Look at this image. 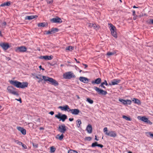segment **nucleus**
<instances>
[{
    "label": "nucleus",
    "mask_w": 153,
    "mask_h": 153,
    "mask_svg": "<svg viewBox=\"0 0 153 153\" xmlns=\"http://www.w3.org/2000/svg\"><path fill=\"white\" fill-rule=\"evenodd\" d=\"M41 75H39L38 76H36L35 77L39 80L38 81V83H40L43 79L45 82H48L50 83L54 86H57L59 85L58 83L54 79L52 78H50L47 76H42V79L41 77H39V76L41 77Z\"/></svg>",
    "instance_id": "obj_1"
},
{
    "label": "nucleus",
    "mask_w": 153,
    "mask_h": 153,
    "mask_svg": "<svg viewBox=\"0 0 153 153\" xmlns=\"http://www.w3.org/2000/svg\"><path fill=\"white\" fill-rule=\"evenodd\" d=\"M10 84L13 85L17 88H24L28 86V83L27 82H21L16 80H10L9 81Z\"/></svg>",
    "instance_id": "obj_2"
},
{
    "label": "nucleus",
    "mask_w": 153,
    "mask_h": 153,
    "mask_svg": "<svg viewBox=\"0 0 153 153\" xmlns=\"http://www.w3.org/2000/svg\"><path fill=\"white\" fill-rule=\"evenodd\" d=\"M63 78L65 79H70L76 77V76L72 71L65 72L63 74Z\"/></svg>",
    "instance_id": "obj_3"
},
{
    "label": "nucleus",
    "mask_w": 153,
    "mask_h": 153,
    "mask_svg": "<svg viewBox=\"0 0 153 153\" xmlns=\"http://www.w3.org/2000/svg\"><path fill=\"white\" fill-rule=\"evenodd\" d=\"M103 130L104 132L105 133V134L107 136L114 137H116L117 136V134L115 131H111L107 132L108 130L107 127H105L103 129Z\"/></svg>",
    "instance_id": "obj_4"
},
{
    "label": "nucleus",
    "mask_w": 153,
    "mask_h": 153,
    "mask_svg": "<svg viewBox=\"0 0 153 153\" xmlns=\"http://www.w3.org/2000/svg\"><path fill=\"white\" fill-rule=\"evenodd\" d=\"M55 117L59 119V121L62 120V122H64L67 118V116L65 114H62L60 113H59L55 115Z\"/></svg>",
    "instance_id": "obj_5"
},
{
    "label": "nucleus",
    "mask_w": 153,
    "mask_h": 153,
    "mask_svg": "<svg viewBox=\"0 0 153 153\" xmlns=\"http://www.w3.org/2000/svg\"><path fill=\"white\" fill-rule=\"evenodd\" d=\"M108 25L111 27L110 30L112 35L116 38H117V35L116 31V28L111 23L108 24Z\"/></svg>",
    "instance_id": "obj_6"
},
{
    "label": "nucleus",
    "mask_w": 153,
    "mask_h": 153,
    "mask_svg": "<svg viewBox=\"0 0 153 153\" xmlns=\"http://www.w3.org/2000/svg\"><path fill=\"white\" fill-rule=\"evenodd\" d=\"M15 89L12 86H8L7 88L8 92L14 95L18 96L19 94L17 91H15Z\"/></svg>",
    "instance_id": "obj_7"
},
{
    "label": "nucleus",
    "mask_w": 153,
    "mask_h": 153,
    "mask_svg": "<svg viewBox=\"0 0 153 153\" xmlns=\"http://www.w3.org/2000/svg\"><path fill=\"white\" fill-rule=\"evenodd\" d=\"M27 50V48L24 46H21L16 47L15 50L16 52H25Z\"/></svg>",
    "instance_id": "obj_8"
},
{
    "label": "nucleus",
    "mask_w": 153,
    "mask_h": 153,
    "mask_svg": "<svg viewBox=\"0 0 153 153\" xmlns=\"http://www.w3.org/2000/svg\"><path fill=\"white\" fill-rule=\"evenodd\" d=\"M94 89L99 94L105 95L107 94V92L106 91H105L102 89H101L95 86L94 87Z\"/></svg>",
    "instance_id": "obj_9"
},
{
    "label": "nucleus",
    "mask_w": 153,
    "mask_h": 153,
    "mask_svg": "<svg viewBox=\"0 0 153 153\" xmlns=\"http://www.w3.org/2000/svg\"><path fill=\"white\" fill-rule=\"evenodd\" d=\"M58 129L59 132L63 134L66 131V127L64 124H62L59 126Z\"/></svg>",
    "instance_id": "obj_10"
},
{
    "label": "nucleus",
    "mask_w": 153,
    "mask_h": 153,
    "mask_svg": "<svg viewBox=\"0 0 153 153\" xmlns=\"http://www.w3.org/2000/svg\"><path fill=\"white\" fill-rule=\"evenodd\" d=\"M0 46L4 50H7L10 47L8 43L1 42L0 43Z\"/></svg>",
    "instance_id": "obj_11"
},
{
    "label": "nucleus",
    "mask_w": 153,
    "mask_h": 153,
    "mask_svg": "<svg viewBox=\"0 0 153 153\" xmlns=\"http://www.w3.org/2000/svg\"><path fill=\"white\" fill-rule=\"evenodd\" d=\"M51 21L53 23H61L62 22V21L61 18L58 17L51 19Z\"/></svg>",
    "instance_id": "obj_12"
},
{
    "label": "nucleus",
    "mask_w": 153,
    "mask_h": 153,
    "mask_svg": "<svg viewBox=\"0 0 153 153\" xmlns=\"http://www.w3.org/2000/svg\"><path fill=\"white\" fill-rule=\"evenodd\" d=\"M119 101L121 102L124 105L128 104L130 105L131 103V101L130 100H125L123 99H119Z\"/></svg>",
    "instance_id": "obj_13"
},
{
    "label": "nucleus",
    "mask_w": 153,
    "mask_h": 153,
    "mask_svg": "<svg viewBox=\"0 0 153 153\" xmlns=\"http://www.w3.org/2000/svg\"><path fill=\"white\" fill-rule=\"evenodd\" d=\"M120 81L121 80L119 79H114L111 81V83H109V85H117L119 83Z\"/></svg>",
    "instance_id": "obj_14"
},
{
    "label": "nucleus",
    "mask_w": 153,
    "mask_h": 153,
    "mask_svg": "<svg viewBox=\"0 0 153 153\" xmlns=\"http://www.w3.org/2000/svg\"><path fill=\"white\" fill-rule=\"evenodd\" d=\"M69 111V112L75 115L78 114L80 111L78 109H70Z\"/></svg>",
    "instance_id": "obj_15"
},
{
    "label": "nucleus",
    "mask_w": 153,
    "mask_h": 153,
    "mask_svg": "<svg viewBox=\"0 0 153 153\" xmlns=\"http://www.w3.org/2000/svg\"><path fill=\"white\" fill-rule=\"evenodd\" d=\"M59 108L61 109L62 111H67L69 112V110L70 108L69 106L68 105H65L63 106H60L59 107Z\"/></svg>",
    "instance_id": "obj_16"
},
{
    "label": "nucleus",
    "mask_w": 153,
    "mask_h": 153,
    "mask_svg": "<svg viewBox=\"0 0 153 153\" xmlns=\"http://www.w3.org/2000/svg\"><path fill=\"white\" fill-rule=\"evenodd\" d=\"M17 129L20 131L23 135H25L26 134V131L23 128L21 127H17Z\"/></svg>",
    "instance_id": "obj_17"
},
{
    "label": "nucleus",
    "mask_w": 153,
    "mask_h": 153,
    "mask_svg": "<svg viewBox=\"0 0 153 153\" xmlns=\"http://www.w3.org/2000/svg\"><path fill=\"white\" fill-rule=\"evenodd\" d=\"M140 118V119L141 120L147 123H150V121L149 120H148V118H146L145 117H138V118L139 119V118Z\"/></svg>",
    "instance_id": "obj_18"
},
{
    "label": "nucleus",
    "mask_w": 153,
    "mask_h": 153,
    "mask_svg": "<svg viewBox=\"0 0 153 153\" xmlns=\"http://www.w3.org/2000/svg\"><path fill=\"white\" fill-rule=\"evenodd\" d=\"M79 79L81 82L85 83H88V79L85 77H80Z\"/></svg>",
    "instance_id": "obj_19"
},
{
    "label": "nucleus",
    "mask_w": 153,
    "mask_h": 153,
    "mask_svg": "<svg viewBox=\"0 0 153 153\" xmlns=\"http://www.w3.org/2000/svg\"><path fill=\"white\" fill-rule=\"evenodd\" d=\"M101 82V78H99L95 79L94 81H92L91 82V83L93 84H100Z\"/></svg>",
    "instance_id": "obj_20"
},
{
    "label": "nucleus",
    "mask_w": 153,
    "mask_h": 153,
    "mask_svg": "<svg viewBox=\"0 0 153 153\" xmlns=\"http://www.w3.org/2000/svg\"><path fill=\"white\" fill-rule=\"evenodd\" d=\"M53 57L51 56H41L40 58L41 59H44L45 60H51L52 59Z\"/></svg>",
    "instance_id": "obj_21"
},
{
    "label": "nucleus",
    "mask_w": 153,
    "mask_h": 153,
    "mask_svg": "<svg viewBox=\"0 0 153 153\" xmlns=\"http://www.w3.org/2000/svg\"><path fill=\"white\" fill-rule=\"evenodd\" d=\"M38 16L36 15H31L30 16H27L25 18V19L26 20H31L35 18H37Z\"/></svg>",
    "instance_id": "obj_22"
},
{
    "label": "nucleus",
    "mask_w": 153,
    "mask_h": 153,
    "mask_svg": "<svg viewBox=\"0 0 153 153\" xmlns=\"http://www.w3.org/2000/svg\"><path fill=\"white\" fill-rule=\"evenodd\" d=\"M92 127L91 125L89 124L86 128V130L88 133H91L92 132Z\"/></svg>",
    "instance_id": "obj_23"
},
{
    "label": "nucleus",
    "mask_w": 153,
    "mask_h": 153,
    "mask_svg": "<svg viewBox=\"0 0 153 153\" xmlns=\"http://www.w3.org/2000/svg\"><path fill=\"white\" fill-rule=\"evenodd\" d=\"M48 24L47 22H41L38 24V27H44L48 26Z\"/></svg>",
    "instance_id": "obj_24"
},
{
    "label": "nucleus",
    "mask_w": 153,
    "mask_h": 153,
    "mask_svg": "<svg viewBox=\"0 0 153 153\" xmlns=\"http://www.w3.org/2000/svg\"><path fill=\"white\" fill-rule=\"evenodd\" d=\"M64 135L62 133L61 135H60L59 134H57L56 135V139L59 140H62L64 137Z\"/></svg>",
    "instance_id": "obj_25"
},
{
    "label": "nucleus",
    "mask_w": 153,
    "mask_h": 153,
    "mask_svg": "<svg viewBox=\"0 0 153 153\" xmlns=\"http://www.w3.org/2000/svg\"><path fill=\"white\" fill-rule=\"evenodd\" d=\"M117 51H114L112 52H108L107 53L106 55L108 56H112L116 54Z\"/></svg>",
    "instance_id": "obj_26"
},
{
    "label": "nucleus",
    "mask_w": 153,
    "mask_h": 153,
    "mask_svg": "<svg viewBox=\"0 0 153 153\" xmlns=\"http://www.w3.org/2000/svg\"><path fill=\"white\" fill-rule=\"evenodd\" d=\"M132 101L134 102V103L135 104H137L138 105H140L141 104V102L140 100L136 98H133V100H132Z\"/></svg>",
    "instance_id": "obj_27"
},
{
    "label": "nucleus",
    "mask_w": 153,
    "mask_h": 153,
    "mask_svg": "<svg viewBox=\"0 0 153 153\" xmlns=\"http://www.w3.org/2000/svg\"><path fill=\"white\" fill-rule=\"evenodd\" d=\"M10 5V1H8L4 3L1 4L0 6V7H4L6 6H9Z\"/></svg>",
    "instance_id": "obj_28"
},
{
    "label": "nucleus",
    "mask_w": 153,
    "mask_h": 153,
    "mask_svg": "<svg viewBox=\"0 0 153 153\" xmlns=\"http://www.w3.org/2000/svg\"><path fill=\"white\" fill-rule=\"evenodd\" d=\"M82 123L81 120L80 119H78L76 121V126L78 128H79L80 125Z\"/></svg>",
    "instance_id": "obj_29"
},
{
    "label": "nucleus",
    "mask_w": 153,
    "mask_h": 153,
    "mask_svg": "<svg viewBox=\"0 0 153 153\" xmlns=\"http://www.w3.org/2000/svg\"><path fill=\"white\" fill-rule=\"evenodd\" d=\"M52 33H53L58 31V29L56 28H52L51 29Z\"/></svg>",
    "instance_id": "obj_30"
},
{
    "label": "nucleus",
    "mask_w": 153,
    "mask_h": 153,
    "mask_svg": "<svg viewBox=\"0 0 153 153\" xmlns=\"http://www.w3.org/2000/svg\"><path fill=\"white\" fill-rule=\"evenodd\" d=\"M74 49V47L72 46H69L67 47L65 50L69 51H72Z\"/></svg>",
    "instance_id": "obj_31"
},
{
    "label": "nucleus",
    "mask_w": 153,
    "mask_h": 153,
    "mask_svg": "<svg viewBox=\"0 0 153 153\" xmlns=\"http://www.w3.org/2000/svg\"><path fill=\"white\" fill-rule=\"evenodd\" d=\"M123 118L127 120L131 121V119L129 117H128L125 115L123 116Z\"/></svg>",
    "instance_id": "obj_32"
},
{
    "label": "nucleus",
    "mask_w": 153,
    "mask_h": 153,
    "mask_svg": "<svg viewBox=\"0 0 153 153\" xmlns=\"http://www.w3.org/2000/svg\"><path fill=\"white\" fill-rule=\"evenodd\" d=\"M93 25V27L94 29L97 30L99 29V25H97L95 24H94Z\"/></svg>",
    "instance_id": "obj_33"
},
{
    "label": "nucleus",
    "mask_w": 153,
    "mask_h": 153,
    "mask_svg": "<svg viewBox=\"0 0 153 153\" xmlns=\"http://www.w3.org/2000/svg\"><path fill=\"white\" fill-rule=\"evenodd\" d=\"M87 101L90 104H92L93 103V101L92 100H91L89 98H87Z\"/></svg>",
    "instance_id": "obj_34"
},
{
    "label": "nucleus",
    "mask_w": 153,
    "mask_h": 153,
    "mask_svg": "<svg viewBox=\"0 0 153 153\" xmlns=\"http://www.w3.org/2000/svg\"><path fill=\"white\" fill-rule=\"evenodd\" d=\"M55 148L53 146H52L50 147V151L51 152H53L55 151Z\"/></svg>",
    "instance_id": "obj_35"
},
{
    "label": "nucleus",
    "mask_w": 153,
    "mask_h": 153,
    "mask_svg": "<svg viewBox=\"0 0 153 153\" xmlns=\"http://www.w3.org/2000/svg\"><path fill=\"white\" fill-rule=\"evenodd\" d=\"M98 144L97 142H95L94 143H92L91 145V147H93L96 146H97Z\"/></svg>",
    "instance_id": "obj_36"
},
{
    "label": "nucleus",
    "mask_w": 153,
    "mask_h": 153,
    "mask_svg": "<svg viewBox=\"0 0 153 153\" xmlns=\"http://www.w3.org/2000/svg\"><path fill=\"white\" fill-rule=\"evenodd\" d=\"M94 24L90 23H88L87 24V25L89 27H93V26Z\"/></svg>",
    "instance_id": "obj_37"
},
{
    "label": "nucleus",
    "mask_w": 153,
    "mask_h": 153,
    "mask_svg": "<svg viewBox=\"0 0 153 153\" xmlns=\"http://www.w3.org/2000/svg\"><path fill=\"white\" fill-rule=\"evenodd\" d=\"M68 153H78L77 151L72 150H70L69 151H68Z\"/></svg>",
    "instance_id": "obj_38"
},
{
    "label": "nucleus",
    "mask_w": 153,
    "mask_h": 153,
    "mask_svg": "<svg viewBox=\"0 0 153 153\" xmlns=\"http://www.w3.org/2000/svg\"><path fill=\"white\" fill-rule=\"evenodd\" d=\"M15 142L19 145H21L22 144V143L18 140H15Z\"/></svg>",
    "instance_id": "obj_39"
},
{
    "label": "nucleus",
    "mask_w": 153,
    "mask_h": 153,
    "mask_svg": "<svg viewBox=\"0 0 153 153\" xmlns=\"http://www.w3.org/2000/svg\"><path fill=\"white\" fill-rule=\"evenodd\" d=\"M105 85L104 82L101 83V84L100 85V87H101L103 88H105V87L104 86V85Z\"/></svg>",
    "instance_id": "obj_40"
},
{
    "label": "nucleus",
    "mask_w": 153,
    "mask_h": 153,
    "mask_svg": "<svg viewBox=\"0 0 153 153\" xmlns=\"http://www.w3.org/2000/svg\"><path fill=\"white\" fill-rule=\"evenodd\" d=\"M7 23L6 22H3L2 24V27H5Z\"/></svg>",
    "instance_id": "obj_41"
},
{
    "label": "nucleus",
    "mask_w": 153,
    "mask_h": 153,
    "mask_svg": "<svg viewBox=\"0 0 153 153\" xmlns=\"http://www.w3.org/2000/svg\"><path fill=\"white\" fill-rule=\"evenodd\" d=\"M21 145L22 146V147H23L24 149H27V147L25 145L23 144L22 143V144Z\"/></svg>",
    "instance_id": "obj_42"
},
{
    "label": "nucleus",
    "mask_w": 153,
    "mask_h": 153,
    "mask_svg": "<svg viewBox=\"0 0 153 153\" xmlns=\"http://www.w3.org/2000/svg\"><path fill=\"white\" fill-rule=\"evenodd\" d=\"M46 34L47 35L52 34L51 30H50L47 31Z\"/></svg>",
    "instance_id": "obj_43"
},
{
    "label": "nucleus",
    "mask_w": 153,
    "mask_h": 153,
    "mask_svg": "<svg viewBox=\"0 0 153 153\" xmlns=\"http://www.w3.org/2000/svg\"><path fill=\"white\" fill-rule=\"evenodd\" d=\"M46 1L47 3L49 4H51L53 2V0H46Z\"/></svg>",
    "instance_id": "obj_44"
},
{
    "label": "nucleus",
    "mask_w": 153,
    "mask_h": 153,
    "mask_svg": "<svg viewBox=\"0 0 153 153\" xmlns=\"http://www.w3.org/2000/svg\"><path fill=\"white\" fill-rule=\"evenodd\" d=\"M148 134L151 137H153V134H152L151 132H148Z\"/></svg>",
    "instance_id": "obj_45"
},
{
    "label": "nucleus",
    "mask_w": 153,
    "mask_h": 153,
    "mask_svg": "<svg viewBox=\"0 0 153 153\" xmlns=\"http://www.w3.org/2000/svg\"><path fill=\"white\" fill-rule=\"evenodd\" d=\"M97 146L100 147L101 148H102L103 146V145L100 144H98Z\"/></svg>",
    "instance_id": "obj_46"
},
{
    "label": "nucleus",
    "mask_w": 153,
    "mask_h": 153,
    "mask_svg": "<svg viewBox=\"0 0 153 153\" xmlns=\"http://www.w3.org/2000/svg\"><path fill=\"white\" fill-rule=\"evenodd\" d=\"M104 83H105V85L106 86H107L108 85V84L106 80H105L104 81Z\"/></svg>",
    "instance_id": "obj_47"
},
{
    "label": "nucleus",
    "mask_w": 153,
    "mask_h": 153,
    "mask_svg": "<svg viewBox=\"0 0 153 153\" xmlns=\"http://www.w3.org/2000/svg\"><path fill=\"white\" fill-rule=\"evenodd\" d=\"M104 83H105V85L106 86H107L108 85V84L106 80H105L104 81Z\"/></svg>",
    "instance_id": "obj_48"
},
{
    "label": "nucleus",
    "mask_w": 153,
    "mask_h": 153,
    "mask_svg": "<svg viewBox=\"0 0 153 153\" xmlns=\"http://www.w3.org/2000/svg\"><path fill=\"white\" fill-rule=\"evenodd\" d=\"M50 114H51V115H53L54 114V112L53 111H51V112H50L49 113Z\"/></svg>",
    "instance_id": "obj_49"
},
{
    "label": "nucleus",
    "mask_w": 153,
    "mask_h": 153,
    "mask_svg": "<svg viewBox=\"0 0 153 153\" xmlns=\"http://www.w3.org/2000/svg\"><path fill=\"white\" fill-rule=\"evenodd\" d=\"M33 146L36 148H37L38 147L37 144H34L33 143Z\"/></svg>",
    "instance_id": "obj_50"
},
{
    "label": "nucleus",
    "mask_w": 153,
    "mask_h": 153,
    "mask_svg": "<svg viewBox=\"0 0 153 153\" xmlns=\"http://www.w3.org/2000/svg\"><path fill=\"white\" fill-rule=\"evenodd\" d=\"M82 65H83L84 66H85V68H87L88 67V65H87L86 64H84L83 63V64H82Z\"/></svg>",
    "instance_id": "obj_51"
},
{
    "label": "nucleus",
    "mask_w": 153,
    "mask_h": 153,
    "mask_svg": "<svg viewBox=\"0 0 153 153\" xmlns=\"http://www.w3.org/2000/svg\"><path fill=\"white\" fill-rule=\"evenodd\" d=\"M69 120L70 121H72L74 120V118H69Z\"/></svg>",
    "instance_id": "obj_52"
},
{
    "label": "nucleus",
    "mask_w": 153,
    "mask_h": 153,
    "mask_svg": "<svg viewBox=\"0 0 153 153\" xmlns=\"http://www.w3.org/2000/svg\"><path fill=\"white\" fill-rule=\"evenodd\" d=\"M133 14L134 16H135V15L136 16V15H135V10H133Z\"/></svg>",
    "instance_id": "obj_53"
},
{
    "label": "nucleus",
    "mask_w": 153,
    "mask_h": 153,
    "mask_svg": "<svg viewBox=\"0 0 153 153\" xmlns=\"http://www.w3.org/2000/svg\"><path fill=\"white\" fill-rule=\"evenodd\" d=\"M16 100H17L18 101H20V103L22 102L21 99V98H20V99H19H19H16Z\"/></svg>",
    "instance_id": "obj_54"
},
{
    "label": "nucleus",
    "mask_w": 153,
    "mask_h": 153,
    "mask_svg": "<svg viewBox=\"0 0 153 153\" xmlns=\"http://www.w3.org/2000/svg\"><path fill=\"white\" fill-rule=\"evenodd\" d=\"M75 60L76 61V62L77 63H79L80 62L77 61L76 59L75 58H74Z\"/></svg>",
    "instance_id": "obj_55"
},
{
    "label": "nucleus",
    "mask_w": 153,
    "mask_h": 153,
    "mask_svg": "<svg viewBox=\"0 0 153 153\" xmlns=\"http://www.w3.org/2000/svg\"><path fill=\"white\" fill-rule=\"evenodd\" d=\"M150 22L151 24H153V19H151Z\"/></svg>",
    "instance_id": "obj_56"
},
{
    "label": "nucleus",
    "mask_w": 153,
    "mask_h": 153,
    "mask_svg": "<svg viewBox=\"0 0 153 153\" xmlns=\"http://www.w3.org/2000/svg\"><path fill=\"white\" fill-rule=\"evenodd\" d=\"M95 140H97V141H98V139L97 138V137L96 136H95Z\"/></svg>",
    "instance_id": "obj_57"
},
{
    "label": "nucleus",
    "mask_w": 153,
    "mask_h": 153,
    "mask_svg": "<svg viewBox=\"0 0 153 153\" xmlns=\"http://www.w3.org/2000/svg\"><path fill=\"white\" fill-rule=\"evenodd\" d=\"M133 8H137L138 7H136L134 5L133 6Z\"/></svg>",
    "instance_id": "obj_58"
},
{
    "label": "nucleus",
    "mask_w": 153,
    "mask_h": 153,
    "mask_svg": "<svg viewBox=\"0 0 153 153\" xmlns=\"http://www.w3.org/2000/svg\"><path fill=\"white\" fill-rule=\"evenodd\" d=\"M76 97H77V98L78 99H80V97H79V96L78 95H76Z\"/></svg>",
    "instance_id": "obj_59"
},
{
    "label": "nucleus",
    "mask_w": 153,
    "mask_h": 153,
    "mask_svg": "<svg viewBox=\"0 0 153 153\" xmlns=\"http://www.w3.org/2000/svg\"><path fill=\"white\" fill-rule=\"evenodd\" d=\"M134 17L133 18V19L134 20H136V16H134Z\"/></svg>",
    "instance_id": "obj_60"
},
{
    "label": "nucleus",
    "mask_w": 153,
    "mask_h": 153,
    "mask_svg": "<svg viewBox=\"0 0 153 153\" xmlns=\"http://www.w3.org/2000/svg\"><path fill=\"white\" fill-rule=\"evenodd\" d=\"M39 129L40 130H42V129H44V128L43 127H40L39 128Z\"/></svg>",
    "instance_id": "obj_61"
},
{
    "label": "nucleus",
    "mask_w": 153,
    "mask_h": 153,
    "mask_svg": "<svg viewBox=\"0 0 153 153\" xmlns=\"http://www.w3.org/2000/svg\"><path fill=\"white\" fill-rule=\"evenodd\" d=\"M7 59L8 61V60H10V59L9 57H8L7 58Z\"/></svg>",
    "instance_id": "obj_62"
},
{
    "label": "nucleus",
    "mask_w": 153,
    "mask_h": 153,
    "mask_svg": "<svg viewBox=\"0 0 153 153\" xmlns=\"http://www.w3.org/2000/svg\"><path fill=\"white\" fill-rule=\"evenodd\" d=\"M128 153H132V152H131V151H129L128 152Z\"/></svg>",
    "instance_id": "obj_63"
},
{
    "label": "nucleus",
    "mask_w": 153,
    "mask_h": 153,
    "mask_svg": "<svg viewBox=\"0 0 153 153\" xmlns=\"http://www.w3.org/2000/svg\"><path fill=\"white\" fill-rule=\"evenodd\" d=\"M1 35H2V34H1V31H0V35L1 36Z\"/></svg>",
    "instance_id": "obj_64"
}]
</instances>
